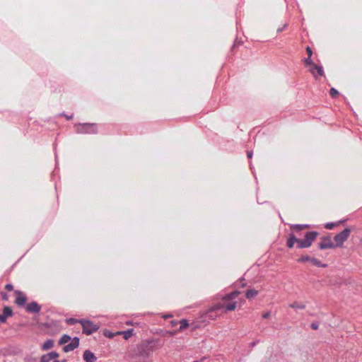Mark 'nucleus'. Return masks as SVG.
<instances>
[{
  "label": "nucleus",
  "instance_id": "1",
  "mask_svg": "<svg viewBox=\"0 0 362 362\" xmlns=\"http://www.w3.org/2000/svg\"><path fill=\"white\" fill-rule=\"evenodd\" d=\"M319 233L317 231L309 230L305 233L303 239H299L293 232H291L286 245L288 249L293 248L296 243H297L296 247L298 249L308 248L313 245Z\"/></svg>",
  "mask_w": 362,
  "mask_h": 362
},
{
  "label": "nucleus",
  "instance_id": "2",
  "mask_svg": "<svg viewBox=\"0 0 362 362\" xmlns=\"http://www.w3.org/2000/svg\"><path fill=\"white\" fill-rule=\"evenodd\" d=\"M159 339L153 338L148 339L141 341L136 345L135 350L136 356L148 358L151 356V354L157 349Z\"/></svg>",
  "mask_w": 362,
  "mask_h": 362
},
{
  "label": "nucleus",
  "instance_id": "3",
  "mask_svg": "<svg viewBox=\"0 0 362 362\" xmlns=\"http://www.w3.org/2000/svg\"><path fill=\"white\" fill-rule=\"evenodd\" d=\"M70 341H71L70 344L65 345L63 347V351L66 353L72 351L75 349L78 348L80 343V339L78 337H74L71 339L69 334H64L61 337L59 341V344L60 345L65 344Z\"/></svg>",
  "mask_w": 362,
  "mask_h": 362
},
{
  "label": "nucleus",
  "instance_id": "4",
  "mask_svg": "<svg viewBox=\"0 0 362 362\" xmlns=\"http://www.w3.org/2000/svg\"><path fill=\"white\" fill-rule=\"evenodd\" d=\"M74 128L77 134H95L98 133V126L95 123H76Z\"/></svg>",
  "mask_w": 362,
  "mask_h": 362
},
{
  "label": "nucleus",
  "instance_id": "5",
  "mask_svg": "<svg viewBox=\"0 0 362 362\" xmlns=\"http://www.w3.org/2000/svg\"><path fill=\"white\" fill-rule=\"evenodd\" d=\"M351 232V229L349 227H346L342 231L334 236V240L335 242L334 243V249L337 247H342L344 246V243L349 237Z\"/></svg>",
  "mask_w": 362,
  "mask_h": 362
},
{
  "label": "nucleus",
  "instance_id": "6",
  "mask_svg": "<svg viewBox=\"0 0 362 362\" xmlns=\"http://www.w3.org/2000/svg\"><path fill=\"white\" fill-rule=\"evenodd\" d=\"M80 324L82 326L83 333L87 335L93 334L100 328L99 325L94 324L91 320L88 319H81Z\"/></svg>",
  "mask_w": 362,
  "mask_h": 362
},
{
  "label": "nucleus",
  "instance_id": "7",
  "mask_svg": "<svg viewBox=\"0 0 362 362\" xmlns=\"http://www.w3.org/2000/svg\"><path fill=\"white\" fill-rule=\"evenodd\" d=\"M318 248L321 250L327 249H334V243L329 235L321 237V242L318 243Z\"/></svg>",
  "mask_w": 362,
  "mask_h": 362
},
{
  "label": "nucleus",
  "instance_id": "8",
  "mask_svg": "<svg viewBox=\"0 0 362 362\" xmlns=\"http://www.w3.org/2000/svg\"><path fill=\"white\" fill-rule=\"evenodd\" d=\"M237 307V302L236 301H232L229 303H226V304H217L214 306V310H220L221 308H223L225 312H228V311H233L235 310Z\"/></svg>",
  "mask_w": 362,
  "mask_h": 362
},
{
  "label": "nucleus",
  "instance_id": "9",
  "mask_svg": "<svg viewBox=\"0 0 362 362\" xmlns=\"http://www.w3.org/2000/svg\"><path fill=\"white\" fill-rule=\"evenodd\" d=\"M310 72L313 74L315 78H317V75L325 76V71L322 65L315 64L309 69Z\"/></svg>",
  "mask_w": 362,
  "mask_h": 362
},
{
  "label": "nucleus",
  "instance_id": "10",
  "mask_svg": "<svg viewBox=\"0 0 362 362\" xmlns=\"http://www.w3.org/2000/svg\"><path fill=\"white\" fill-rule=\"evenodd\" d=\"M25 310L29 313H39L41 310V305L36 301H32L27 304Z\"/></svg>",
  "mask_w": 362,
  "mask_h": 362
},
{
  "label": "nucleus",
  "instance_id": "11",
  "mask_svg": "<svg viewBox=\"0 0 362 362\" xmlns=\"http://www.w3.org/2000/svg\"><path fill=\"white\" fill-rule=\"evenodd\" d=\"M13 310L10 306H4L2 314H0V322L5 323L8 317L13 315Z\"/></svg>",
  "mask_w": 362,
  "mask_h": 362
},
{
  "label": "nucleus",
  "instance_id": "12",
  "mask_svg": "<svg viewBox=\"0 0 362 362\" xmlns=\"http://www.w3.org/2000/svg\"><path fill=\"white\" fill-rule=\"evenodd\" d=\"M15 293L17 295L15 303L18 306H24L27 301V297L23 294V293L19 290L15 291Z\"/></svg>",
  "mask_w": 362,
  "mask_h": 362
},
{
  "label": "nucleus",
  "instance_id": "13",
  "mask_svg": "<svg viewBox=\"0 0 362 362\" xmlns=\"http://www.w3.org/2000/svg\"><path fill=\"white\" fill-rule=\"evenodd\" d=\"M83 358L86 362H95L97 360L95 354L90 350H86L83 352Z\"/></svg>",
  "mask_w": 362,
  "mask_h": 362
},
{
  "label": "nucleus",
  "instance_id": "14",
  "mask_svg": "<svg viewBox=\"0 0 362 362\" xmlns=\"http://www.w3.org/2000/svg\"><path fill=\"white\" fill-rule=\"evenodd\" d=\"M240 293L239 291H233L229 293L222 296L221 298L223 300H231L236 298Z\"/></svg>",
  "mask_w": 362,
  "mask_h": 362
},
{
  "label": "nucleus",
  "instance_id": "15",
  "mask_svg": "<svg viewBox=\"0 0 362 362\" xmlns=\"http://www.w3.org/2000/svg\"><path fill=\"white\" fill-rule=\"evenodd\" d=\"M259 292L255 288L248 289L245 291V298L248 300L254 298L258 295Z\"/></svg>",
  "mask_w": 362,
  "mask_h": 362
},
{
  "label": "nucleus",
  "instance_id": "16",
  "mask_svg": "<svg viewBox=\"0 0 362 362\" xmlns=\"http://www.w3.org/2000/svg\"><path fill=\"white\" fill-rule=\"evenodd\" d=\"M54 346V340L53 339H47L46 340L43 344L42 345V350H49Z\"/></svg>",
  "mask_w": 362,
  "mask_h": 362
},
{
  "label": "nucleus",
  "instance_id": "17",
  "mask_svg": "<svg viewBox=\"0 0 362 362\" xmlns=\"http://www.w3.org/2000/svg\"><path fill=\"white\" fill-rule=\"evenodd\" d=\"M133 332H134V329H127L126 331L118 332L117 334H123L124 339H128L131 337H132Z\"/></svg>",
  "mask_w": 362,
  "mask_h": 362
},
{
  "label": "nucleus",
  "instance_id": "18",
  "mask_svg": "<svg viewBox=\"0 0 362 362\" xmlns=\"http://www.w3.org/2000/svg\"><path fill=\"white\" fill-rule=\"evenodd\" d=\"M311 263L317 267L326 268L327 267V264L322 263L318 259L315 257H313L311 259Z\"/></svg>",
  "mask_w": 362,
  "mask_h": 362
},
{
  "label": "nucleus",
  "instance_id": "19",
  "mask_svg": "<svg viewBox=\"0 0 362 362\" xmlns=\"http://www.w3.org/2000/svg\"><path fill=\"white\" fill-rule=\"evenodd\" d=\"M289 307L293 309L303 310L305 308V305L304 303H300L297 301H294L293 303L289 304Z\"/></svg>",
  "mask_w": 362,
  "mask_h": 362
},
{
  "label": "nucleus",
  "instance_id": "20",
  "mask_svg": "<svg viewBox=\"0 0 362 362\" xmlns=\"http://www.w3.org/2000/svg\"><path fill=\"white\" fill-rule=\"evenodd\" d=\"M313 259V257H310L308 255H302L301 257H300L297 259V262L298 263H303V262H311V259Z\"/></svg>",
  "mask_w": 362,
  "mask_h": 362
},
{
  "label": "nucleus",
  "instance_id": "21",
  "mask_svg": "<svg viewBox=\"0 0 362 362\" xmlns=\"http://www.w3.org/2000/svg\"><path fill=\"white\" fill-rule=\"evenodd\" d=\"M180 326L179 327L178 331H182L186 329L189 326V323L187 320L182 319L179 322Z\"/></svg>",
  "mask_w": 362,
  "mask_h": 362
},
{
  "label": "nucleus",
  "instance_id": "22",
  "mask_svg": "<svg viewBox=\"0 0 362 362\" xmlns=\"http://www.w3.org/2000/svg\"><path fill=\"white\" fill-rule=\"evenodd\" d=\"M45 356H47L49 361H50L52 359L58 358L59 354L57 351H51L47 354H45Z\"/></svg>",
  "mask_w": 362,
  "mask_h": 362
},
{
  "label": "nucleus",
  "instance_id": "23",
  "mask_svg": "<svg viewBox=\"0 0 362 362\" xmlns=\"http://www.w3.org/2000/svg\"><path fill=\"white\" fill-rule=\"evenodd\" d=\"M243 43V41L241 38H238V37L235 38L232 47H231V49H233L236 47H238L239 46H240Z\"/></svg>",
  "mask_w": 362,
  "mask_h": 362
},
{
  "label": "nucleus",
  "instance_id": "24",
  "mask_svg": "<svg viewBox=\"0 0 362 362\" xmlns=\"http://www.w3.org/2000/svg\"><path fill=\"white\" fill-rule=\"evenodd\" d=\"M291 227L294 228H296L298 230H303L304 228H309L310 225L309 224H299V223H297V224L292 225Z\"/></svg>",
  "mask_w": 362,
  "mask_h": 362
},
{
  "label": "nucleus",
  "instance_id": "25",
  "mask_svg": "<svg viewBox=\"0 0 362 362\" xmlns=\"http://www.w3.org/2000/svg\"><path fill=\"white\" fill-rule=\"evenodd\" d=\"M303 62H304L305 66H313L315 64V63L312 59V57H310V56H308L307 58H305L303 59Z\"/></svg>",
  "mask_w": 362,
  "mask_h": 362
},
{
  "label": "nucleus",
  "instance_id": "26",
  "mask_svg": "<svg viewBox=\"0 0 362 362\" xmlns=\"http://www.w3.org/2000/svg\"><path fill=\"white\" fill-rule=\"evenodd\" d=\"M329 95L332 98H337L339 95V92L335 88H331Z\"/></svg>",
  "mask_w": 362,
  "mask_h": 362
},
{
  "label": "nucleus",
  "instance_id": "27",
  "mask_svg": "<svg viewBox=\"0 0 362 362\" xmlns=\"http://www.w3.org/2000/svg\"><path fill=\"white\" fill-rule=\"evenodd\" d=\"M80 321H81V320H78L76 318H73V317L67 318L66 320V322L69 325H74L76 323H80Z\"/></svg>",
  "mask_w": 362,
  "mask_h": 362
},
{
  "label": "nucleus",
  "instance_id": "28",
  "mask_svg": "<svg viewBox=\"0 0 362 362\" xmlns=\"http://www.w3.org/2000/svg\"><path fill=\"white\" fill-rule=\"evenodd\" d=\"M336 226H337L336 222H327L324 226L327 230H332Z\"/></svg>",
  "mask_w": 362,
  "mask_h": 362
},
{
  "label": "nucleus",
  "instance_id": "29",
  "mask_svg": "<svg viewBox=\"0 0 362 362\" xmlns=\"http://www.w3.org/2000/svg\"><path fill=\"white\" fill-rule=\"evenodd\" d=\"M59 116H64L67 120H71L74 118V115H67L64 112L59 114Z\"/></svg>",
  "mask_w": 362,
  "mask_h": 362
},
{
  "label": "nucleus",
  "instance_id": "30",
  "mask_svg": "<svg viewBox=\"0 0 362 362\" xmlns=\"http://www.w3.org/2000/svg\"><path fill=\"white\" fill-rule=\"evenodd\" d=\"M310 327L314 330H317L319 328V323L317 322H312L310 324Z\"/></svg>",
  "mask_w": 362,
  "mask_h": 362
},
{
  "label": "nucleus",
  "instance_id": "31",
  "mask_svg": "<svg viewBox=\"0 0 362 362\" xmlns=\"http://www.w3.org/2000/svg\"><path fill=\"white\" fill-rule=\"evenodd\" d=\"M270 315H271V311L268 310L267 312H264L262 314V317L263 319H267V318H269L270 317Z\"/></svg>",
  "mask_w": 362,
  "mask_h": 362
},
{
  "label": "nucleus",
  "instance_id": "32",
  "mask_svg": "<svg viewBox=\"0 0 362 362\" xmlns=\"http://www.w3.org/2000/svg\"><path fill=\"white\" fill-rule=\"evenodd\" d=\"M35 360H36L35 358H33L32 356H28L25 358V362H34V361H35Z\"/></svg>",
  "mask_w": 362,
  "mask_h": 362
},
{
  "label": "nucleus",
  "instance_id": "33",
  "mask_svg": "<svg viewBox=\"0 0 362 362\" xmlns=\"http://www.w3.org/2000/svg\"><path fill=\"white\" fill-rule=\"evenodd\" d=\"M305 50H306V52L308 54V56L312 57V55H313V50H312V49L309 46L306 47Z\"/></svg>",
  "mask_w": 362,
  "mask_h": 362
},
{
  "label": "nucleus",
  "instance_id": "34",
  "mask_svg": "<svg viewBox=\"0 0 362 362\" xmlns=\"http://www.w3.org/2000/svg\"><path fill=\"white\" fill-rule=\"evenodd\" d=\"M5 288L8 291H13V286L11 284H6L5 286Z\"/></svg>",
  "mask_w": 362,
  "mask_h": 362
},
{
  "label": "nucleus",
  "instance_id": "35",
  "mask_svg": "<svg viewBox=\"0 0 362 362\" xmlns=\"http://www.w3.org/2000/svg\"><path fill=\"white\" fill-rule=\"evenodd\" d=\"M287 26H288V24H287V23H285L282 27L279 28L277 29V30H276V31H277V33H281V32H282L283 30H284L287 28Z\"/></svg>",
  "mask_w": 362,
  "mask_h": 362
},
{
  "label": "nucleus",
  "instance_id": "36",
  "mask_svg": "<svg viewBox=\"0 0 362 362\" xmlns=\"http://www.w3.org/2000/svg\"><path fill=\"white\" fill-rule=\"evenodd\" d=\"M105 335L107 337L112 338L115 334L112 332H110V331H107V332H105Z\"/></svg>",
  "mask_w": 362,
  "mask_h": 362
},
{
  "label": "nucleus",
  "instance_id": "37",
  "mask_svg": "<svg viewBox=\"0 0 362 362\" xmlns=\"http://www.w3.org/2000/svg\"><path fill=\"white\" fill-rule=\"evenodd\" d=\"M40 362H49V361L47 359V356H45V354H44V355L42 356Z\"/></svg>",
  "mask_w": 362,
  "mask_h": 362
},
{
  "label": "nucleus",
  "instance_id": "38",
  "mask_svg": "<svg viewBox=\"0 0 362 362\" xmlns=\"http://www.w3.org/2000/svg\"><path fill=\"white\" fill-rule=\"evenodd\" d=\"M173 317V314H171V313L165 314V315H163L162 316V317H163V319H168V318H170V317Z\"/></svg>",
  "mask_w": 362,
  "mask_h": 362
},
{
  "label": "nucleus",
  "instance_id": "39",
  "mask_svg": "<svg viewBox=\"0 0 362 362\" xmlns=\"http://www.w3.org/2000/svg\"><path fill=\"white\" fill-rule=\"evenodd\" d=\"M1 294V298L4 300H8V295L6 294V293L2 292Z\"/></svg>",
  "mask_w": 362,
  "mask_h": 362
},
{
  "label": "nucleus",
  "instance_id": "40",
  "mask_svg": "<svg viewBox=\"0 0 362 362\" xmlns=\"http://www.w3.org/2000/svg\"><path fill=\"white\" fill-rule=\"evenodd\" d=\"M252 156H253V151H248L247 152V156L249 159H251L252 158Z\"/></svg>",
  "mask_w": 362,
  "mask_h": 362
},
{
  "label": "nucleus",
  "instance_id": "41",
  "mask_svg": "<svg viewBox=\"0 0 362 362\" xmlns=\"http://www.w3.org/2000/svg\"><path fill=\"white\" fill-rule=\"evenodd\" d=\"M346 221H347V218H344V219H341V220H339L338 221H336L337 226H339V225H340L341 223H344Z\"/></svg>",
  "mask_w": 362,
  "mask_h": 362
},
{
  "label": "nucleus",
  "instance_id": "42",
  "mask_svg": "<svg viewBox=\"0 0 362 362\" xmlns=\"http://www.w3.org/2000/svg\"><path fill=\"white\" fill-rule=\"evenodd\" d=\"M259 340L254 341H252V342H251V343L250 344V347H254V346H256V344H257V343H259Z\"/></svg>",
  "mask_w": 362,
  "mask_h": 362
},
{
  "label": "nucleus",
  "instance_id": "43",
  "mask_svg": "<svg viewBox=\"0 0 362 362\" xmlns=\"http://www.w3.org/2000/svg\"><path fill=\"white\" fill-rule=\"evenodd\" d=\"M178 323L179 322L177 320H172L170 322L172 327H175V326L177 325Z\"/></svg>",
  "mask_w": 362,
  "mask_h": 362
},
{
  "label": "nucleus",
  "instance_id": "44",
  "mask_svg": "<svg viewBox=\"0 0 362 362\" xmlns=\"http://www.w3.org/2000/svg\"><path fill=\"white\" fill-rule=\"evenodd\" d=\"M211 310L209 311V312H206L205 311V314H204V316H205V321L206 320V317H209V315H210Z\"/></svg>",
  "mask_w": 362,
  "mask_h": 362
},
{
  "label": "nucleus",
  "instance_id": "45",
  "mask_svg": "<svg viewBox=\"0 0 362 362\" xmlns=\"http://www.w3.org/2000/svg\"><path fill=\"white\" fill-rule=\"evenodd\" d=\"M177 331H170L168 333L170 336H174L176 334Z\"/></svg>",
  "mask_w": 362,
  "mask_h": 362
},
{
  "label": "nucleus",
  "instance_id": "46",
  "mask_svg": "<svg viewBox=\"0 0 362 362\" xmlns=\"http://www.w3.org/2000/svg\"><path fill=\"white\" fill-rule=\"evenodd\" d=\"M54 154H55V160H56V161H57V153L55 152V153H54Z\"/></svg>",
  "mask_w": 362,
  "mask_h": 362
},
{
  "label": "nucleus",
  "instance_id": "47",
  "mask_svg": "<svg viewBox=\"0 0 362 362\" xmlns=\"http://www.w3.org/2000/svg\"><path fill=\"white\" fill-rule=\"evenodd\" d=\"M252 173H253V174H255V173H254V172H252ZM254 176H255V179H257L256 175H254Z\"/></svg>",
  "mask_w": 362,
  "mask_h": 362
},
{
  "label": "nucleus",
  "instance_id": "48",
  "mask_svg": "<svg viewBox=\"0 0 362 362\" xmlns=\"http://www.w3.org/2000/svg\"><path fill=\"white\" fill-rule=\"evenodd\" d=\"M264 202H259L258 200H257V204H263Z\"/></svg>",
  "mask_w": 362,
  "mask_h": 362
},
{
  "label": "nucleus",
  "instance_id": "49",
  "mask_svg": "<svg viewBox=\"0 0 362 362\" xmlns=\"http://www.w3.org/2000/svg\"><path fill=\"white\" fill-rule=\"evenodd\" d=\"M53 362H60V361H58V360H55V361H54Z\"/></svg>",
  "mask_w": 362,
  "mask_h": 362
},
{
  "label": "nucleus",
  "instance_id": "50",
  "mask_svg": "<svg viewBox=\"0 0 362 362\" xmlns=\"http://www.w3.org/2000/svg\"><path fill=\"white\" fill-rule=\"evenodd\" d=\"M240 280H241V281L245 280L244 277H242V278L240 279Z\"/></svg>",
  "mask_w": 362,
  "mask_h": 362
},
{
  "label": "nucleus",
  "instance_id": "51",
  "mask_svg": "<svg viewBox=\"0 0 362 362\" xmlns=\"http://www.w3.org/2000/svg\"><path fill=\"white\" fill-rule=\"evenodd\" d=\"M62 362H66V360H63Z\"/></svg>",
  "mask_w": 362,
  "mask_h": 362
},
{
  "label": "nucleus",
  "instance_id": "52",
  "mask_svg": "<svg viewBox=\"0 0 362 362\" xmlns=\"http://www.w3.org/2000/svg\"><path fill=\"white\" fill-rule=\"evenodd\" d=\"M194 362H199V361H194Z\"/></svg>",
  "mask_w": 362,
  "mask_h": 362
}]
</instances>
